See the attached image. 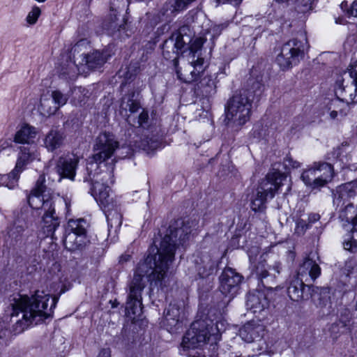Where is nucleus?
Wrapping results in <instances>:
<instances>
[{"label":"nucleus","mask_w":357,"mask_h":357,"mask_svg":"<svg viewBox=\"0 0 357 357\" xmlns=\"http://www.w3.org/2000/svg\"><path fill=\"white\" fill-rule=\"evenodd\" d=\"M172 61L178 79L185 83L196 82L204 72V59L199 55L197 59L192 58L191 61L183 62L181 66L176 58Z\"/></svg>","instance_id":"obj_14"},{"label":"nucleus","mask_w":357,"mask_h":357,"mask_svg":"<svg viewBox=\"0 0 357 357\" xmlns=\"http://www.w3.org/2000/svg\"><path fill=\"white\" fill-rule=\"evenodd\" d=\"M330 291H312L311 298L317 305L325 306L329 298Z\"/></svg>","instance_id":"obj_44"},{"label":"nucleus","mask_w":357,"mask_h":357,"mask_svg":"<svg viewBox=\"0 0 357 357\" xmlns=\"http://www.w3.org/2000/svg\"><path fill=\"white\" fill-rule=\"evenodd\" d=\"M331 119H335L339 113L337 110L328 109Z\"/></svg>","instance_id":"obj_59"},{"label":"nucleus","mask_w":357,"mask_h":357,"mask_svg":"<svg viewBox=\"0 0 357 357\" xmlns=\"http://www.w3.org/2000/svg\"><path fill=\"white\" fill-rule=\"evenodd\" d=\"M45 176L40 174L37 179L34 188L27 197L30 207L41 212L50 211L55 205V197L49 194H44L46 191Z\"/></svg>","instance_id":"obj_12"},{"label":"nucleus","mask_w":357,"mask_h":357,"mask_svg":"<svg viewBox=\"0 0 357 357\" xmlns=\"http://www.w3.org/2000/svg\"><path fill=\"white\" fill-rule=\"evenodd\" d=\"M265 334V326L255 321L247 323L240 330V336L248 344V349L257 350L259 354L268 351V345L264 340Z\"/></svg>","instance_id":"obj_10"},{"label":"nucleus","mask_w":357,"mask_h":357,"mask_svg":"<svg viewBox=\"0 0 357 357\" xmlns=\"http://www.w3.org/2000/svg\"><path fill=\"white\" fill-rule=\"evenodd\" d=\"M40 15V9L36 6L29 13L26 17V22L30 24H34Z\"/></svg>","instance_id":"obj_47"},{"label":"nucleus","mask_w":357,"mask_h":357,"mask_svg":"<svg viewBox=\"0 0 357 357\" xmlns=\"http://www.w3.org/2000/svg\"><path fill=\"white\" fill-rule=\"evenodd\" d=\"M273 268L278 273H280L281 270V264L280 262H275L273 266Z\"/></svg>","instance_id":"obj_60"},{"label":"nucleus","mask_w":357,"mask_h":357,"mask_svg":"<svg viewBox=\"0 0 357 357\" xmlns=\"http://www.w3.org/2000/svg\"><path fill=\"white\" fill-rule=\"evenodd\" d=\"M86 221L84 219L70 220L68 223V232L63 240L65 248L70 251L84 249L89 241L85 229Z\"/></svg>","instance_id":"obj_11"},{"label":"nucleus","mask_w":357,"mask_h":357,"mask_svg":"<svg viewBox=\"0 0 357 357\" xmlns=\"http://www.w3.org/2000/svg\"><path fill=\"white\" fill-rule=\"evenodd\" d=\"M31 296L21 294L20 291L11 297L13 312L11 319L15 320L13 331L19 334L31 326L38 325L51 317L59 297L45 294V291H33Z\"/></svg>","instance_id":"obj_2"},{"label":"nucleus","mask_w":357,"mask_h":357,"mask_svg":"<svg viewBox=\"0 0 357 357\" xmlns=\"http://www.w3.org/2000/svg\"><path fill=\"white\" fill-rule=\"evenodd\" d=\"M78 63L68 64L66 68H63L60 72L59 76L65 79H74L77 77V71H82V68Z\"/></svg>","instance_id":"obj_38"},{"label":"nucleus","mask_w":357,"mask_h":357,"mask_svg":"<svg viewBox=\"0 0 357 357\" xmlns=\"http://www.w3.org/2000/svg\"><path fill=\"white\" fill-rule=\"evenodd\" d=\"M357 195V180L337 186L333 191V202L336 209L342 208L351 197Z\"/></svg>","instance_id":"obj_18"},{"label":"nucleus","mask_w":357,"mask_h":357,"mask_svg":"<svg viewBox=\"0 0 357 357\" xmlns=\"http://www.w3.org/2000/svg\"><path fill=\"white\" fill-rule=\"evenodd\" d=\"M338 217L342 226L347 229L357 227V206L348 203L342 208H340Z\"/></svg>","instance_id":"obj_28"},{"label":"nucleus","mask_w":357,"mask_h":357,"mask_svg":"<svg viewBox=\"0 0 357 357\" xmlns=\"http://www.w3.org/2000/svg\"><path fill=\"white\" fill-rule=\"evenodd\" d=\"M301 178L306 185L310 186L313 189L320 188L314 165L312 167L305 170L302 173Z\"/></svg>","instance_id":"obj_35"},{"label":"nucleus","mask_w":357,"mask_h":357,"mask_svg":"<svg viewBox=\"0 0 357 357\" xmlns=\"http://www.w3.org/2000/svg\"><path fill=\"white\" fill-rule=\"evenodd\" d=\"M11 146V143L8 139H1L0 140V150L3 151L7 148Z\"/></svg>","instance_id":"obj_54"},{"label":"nucleus","mask_w":357,"mask_h":357,"mask_svg":"<svg viewBox=\"0 0 357 357\" xmlns=\"http://www.w3.org/2000/svg\"><path fill=\"white\" fill-rule=\"evenodd\" d=\"M109 303H112V308L116 307L119 305V302H118L116 299H115L114 301L111 300Z\"/></svg>","instance_id":"obj_61"},{"label":"nucleus","mask_w":357,"mask_h":357,"mask_svg":"<svg viewBox=\"0 0 357 357\" xmlns=\"http://www.w3.org/2000/svg\"><path fill=\"white\" fill-rule=\"evenodd\" d=\"M50 97L54 100L57 109H59L67 103L69 95L59 90H54L52 91Z\"/></svg>","instance_id":"obj_41"},{"label":"nucleus","mask_w":357,"mask_h":357,"mask_svg":"<svg viewBox=\"0 0 357 357\" xmlns=\"http://www.w3.org/2000/svg\"><path fill=\"white\" fill-rule=\"evenodd\" d=\"M283 176L279 172L268 173L259 183L251 200V208L255 212L264 211L267 199H272L280 188Z\"/></svg>","instance_id":"obj_8"},{"label":"nucleus","mask_w":357,"mask_h":357,"mask_svg":"<svg viewBox=\"0 0 357 357\" xmlns=\"http://www.w3.org/2000/svg\"><path fill=\"white\" fill-rule=\"evenodd\" d=\"M89 42L86 38L79 40L75 45L72 47L70 54L73 56L74 62L78 63L80 61L79 56L83 53H86V50L88 49Z\"/></svg>","instance_id":"obj_37"},{"label":"nucleus","mask_w":357,"mask_h":357,"mask_svg":"<svg viewBox=\"0 0 357 357\" xmlns=\"http://www.w3.org/2000/svg\"><path fill=\"white\" fill-rule=\"evenodd\" d=\"M302 211H297L293 214V219L296 223L295 233L298 236L303 235L310 227L305 220L301 218Z\"/></svg>","instance_id":"obj_39"},{"label":"nucleus","mask_w":357,"mask_h":357,"mask_svg":"<svg viewBox=\"0 0 357 357\" xmlns=\"http://www.w3.org/2000/svg\"><path fill=\"white\" fill-rule=\"evenodd\" d=\"M133 96L134 94L124 96L121 98L120 105V113L128 122H130V114L137 112L141 108L139 102L134 100Z\"/></svg>","instance_id":"obj_32"},{"label":"nucleus","mask_w":357,"mask_h":357,"mask_svg":"<svg viewBox=\"0 0 357 357\" xmlns=\"http://www.w3.org/2000/svg\"><path fill=\"white\" fill-rule=\"evenodd\" d=\"M39 266L38 261L34 258L29 262V265L26 267L27 272L29 274H32L38 270Z\"/></svg>","instance_id":"obj_50"},{"label":"nucleus","mask_w":357,"mask_h":357,"mask_svg":"<svg viewBox=\"0 0 357 357\" xmlns=\"http://www.w3.org/2000/svg\"><path fill=\"white\" fill-rule=\"evenodd\" d=\"M268 306L265 291H248L246 296V307L254 314L260 313Z\"/></svg>","instance_id":"obj_22"},{"label":"nucleus","mask_w":357,"mask_h":357,"mask_svg":"<svg viewBox=\"0 0 357 357\" xmlns=\"http://www.w3.org/2000/svg\"><path fill=\"white\" fill-rule=\"evenodd\" d=\"M55 205L50 211H43L42 231L46 237L54 238V232L59 227L60 222L55 211Z\"/></svg>","instance_id":"obj_26"},{"label":"nucleus","mask_w":357,"mask_h":357,"mask_svg":"<svg viewBox=\"0 0 357 357\" xmlns=\"http://www.w3.org/2000/svg\"><path fill=\"white\" fill-rule=\"evenodd\" d=\"M65 139L66 135L63 131L52 128L43 139V146L48 152L53 153L63 146Z\"/></svg>","instance_id":"obj_24"},{"label":"nucleus","mask_w":357,"mask_h":357,"mask_svg":"<svg viewBox=\"0 0 357 357\" xmlns=\"http://www.w3.org/2000/svg\"><path fill=\"white\" fill-rule=\"evenodd\" d=\"M119 147V143L115 136L110 133L104 132L96 138L93 144V155L92 160L93 162L89 164L86 167L87 172L93 171L98 168V165L105 162L111 158L114 152Z\"/></svg>","instance_id":"obj_9"},{"label":"nucleus","mask_w":357,"mask_h":357,"mask_svg":"<svg viewBox=\"0 0 357 357\" xmlns=\"http://www.w3.org/2000/svg\"><path fill=\"white\" fill-rule=\"evenodd\" d=\"M131 256L130 255H123L120 257L119 262L123 264L124 262L130 261Z\"/></svg>","instance_id":"obj_58"},{"label":"nucleus","mask_w":357,"mask_h":357,"mask_svg":"<svg viewBox=\"0 0 357 357\" xmlns=\"http://www.w3.org/2000/svg\"><path fill=\"white\" fill-rule=\"evenodd\" d=\"M201 263L197 266V271L200 278H208L214 274L218 266V261L214 259L210 255H204L201 259Z\"/></svg>","instance_id":"obj_29"},{"label":"nucleus","mask_w":357,"mask_h":357,"mask_svg":"<svg viewBox=\"0 0 357 357\" xmlns=\"http://www.w3.org/2000/svg\"><path fill=\"white\" fill-rule=\"evenodd\" d=\"M278 2L290 3L291 0H275Z\"/></svg>","instance_id":"obj_62"},{"label":"nucleus","mask_w":357,"mask_h":357,"mask_svg":"<svg viewBox=\"0 0 357 357\" xmlns=\"http://www.w3.org/2000/svg\"><path fill=\"white\" fill-rule=\"evenodd\" d=\"M225 70H226V66H224L223 70H222V71L221 73L225 74V75H226L227 73L225 72Z\"/></svg>","instance_id":"obj_63"},{"label":"nucleus","mask_w":357,"mask_h":357,"mask_svg":"<svg viewBox=\"0 0 357 357\" xmlns=\"http://www.w3.org/2000/svg\"><path fill=\"white\" fill-rule=\"evenodd\" d=\"M343 246L344 250L350 252H357V227L351 228L350 231L345 236Z\"/></svg>","instance_id":"obj_36"},{"label":"nucleus","mask_w":357,"mask_h":357,"mask_svg":"<svg viewBox=\"0 0 357 357\" xmlns=\"http://www.w3.org/2000/svg\"><path fill=\"white\" fill-rule=\"evenodd\" d=\"M268 271H263L261 273H260V276H261V282L262 284V285H264L263 284V281H262V279L263 278H265L268 276ZM264 288H265V290H269V291H271V290H273V287H266L264 286H263Z\"/></svg>","instance_id":"obj_57"},{"label":"nucleus","mask_w":357,"mask_h":357,"mask_svg":"<svg viewBox=\"0 0 357 357\" xmlns=\"http://www.w3.org/2000/svg\"><path fill=\"white\" fill-rule=\"evenodd\" d=\"M84 182L90 183L91 188L89 192L94 197L102 210L109 207H114L116 202L110 196L109 184L114 182L113 175V167L111 170L102 171L100 172L92 173L88 172L87 176L84 177Z\"/></svg>","instance_id":"obj_5"},{"label":"nucleus","mask_w":357,"mask_h":357,"mask_svg":"<svg viewBox=\"0 0 357 357\" xmlns=\"http://www.w3.org/2000/svg\"><path fill=\"white\" fill-rule=\"evenodd\" d=\"M313 165L317 174L319 185L320 188L323 187L332 180L334 176L333 167L330 163L325 162H314Z\"/></svg>","instance_id":"obj_31"},{"label":"nucleus","mask_w":357,"mask_h":357,"mask_svg":"<svg viewBox=\"0 0 357 357\" xmlns=\"http://www.w3.org/2000/svg\"><path fill=\"white\" fill-rule=\"evenodd\" d=\"M347 13L349 15L357 17V0L353 2Z\"/></svg>","instance_id":"obj_53"},{"label":"nucleus","mask_w":357,"mask_h":357,"mask_svg":"<svg viewBox=\"0 0 357 357\" xmlns=\"http://www.w3.org/2000/svg\"><path fill=\"white\" fill-rule=\"evenodd\" d=\"M188 32H190L189 26H183L163 43L162 50L164 58L178 59L179 52L192 42V36L188 34Z\"/></svg>","instance_id":"obj_13"},{"label":"nucleus","mask_w":357,"mask_h":357,"mask_svg":"<svg viewBox=\"0 0 357 357\" xmlns=\"http://www.w3.org/2000/svg\"><path fill=\"white\" fill-rule=\"evenodd\" d=\"M102 211L107 222L108 236L114 238L121 226L123 215L117 204L114 207H109Z\"/></svg>","instance_id":"obj_25"},{"label":"nucleus","mask_w":357,"mask_h":357,"mask_svg":"<svg viewBox=\"0 0 357 357\" xmlns=\"http://www.w3.org/2000/svg\"><path fill=\"white\" fill-rule=\"evenodd\" d=\"M314 1V0H291L289 4L294 5L298 12L305 13L312 10Z\"/></svg>","instance_id":"obj_43"},{"label":"nucleus","mask_w":357,"mask_h":357,"mask_svg":"<svg viewBox=\"0 0 357 357\" xmlns=\"http://www.w3.org/2000/svg\"><path fill=\"white\" fill-rule=\"evenodd\" d=\"M284 165L286 167H289L292 168H298L300 167V163L296 160H294L291 157H287L284 159Z\"/></svg>","instance_id":"obj_51"},{"label":"nucleus","mask_w":357,"mask_h":357,"mask_svg":"<svg viewBox=\"0 0 357 357\" xmlns=\"http://www.w3.org/2000/svg\"><path fill=\"white\" fill-rule=\"evenodd\" d=\"M215 88L214 81L211 76H205L197 84V89L202 93H211Z\"/></svg>","instance_id":"obj_42"},{"label":"nucleus","mask_w":357,"mask_h":357,"mask_svg":"<svg viewBox=\"0 0 357 357\" xmlns=\"http://www.w3.org/2000/svg\"><path fill=\"white\" fill-rule=\"evenodd\" d=\"M309 275L312 280H314L321 274V268L319 266L309 257L304 259L303 264L301 265L298 275L291 281L288 290H304L305 287H307L310 290V287L308 284H305L303 279L300 278L304 275Z\"/></svg>","instance_id":"obj_16"},{"label":"nucleus","mask_w":357,"mask_h":357,"mask_svg":"<svg viewBox=\"0 0 357 357\" xmlns=\"http://www.w3.org/2000/svg\"><path fill=\"white\" fill-rule=\"evenodd\" d=\"M29 165L30 164L16 158L15 167L10 172L0 174V187H6L10 190L17 188L21 174L26 169Z\"/></svg>","instance_id":"obj_19"},{"label":"nucleus","mask_w":357,"mask_h":357,"mask_svg":"<svg viewBox=\"0 0 357 357\" xmlns=\"http://www.w3.org/2000/svg\"><path fill=\"white\" fill-rule=\"evenodd\" d=\"M98 357H111V351L109 349H102L98 354Z\"/></svg>","instance_id":"obj_56"},{"label":"nucleus","mask_w":357,"mask_h":357,"mask_svg":"<svg viewBox=\"0 0 357 357\" xmlns=\"http://www.w3.org/2000/svg\"><path fill=\"white\" fill-rule=\"evenodd\" d=\"M222 29L223 25L222 24L215 25L211 29L213 36H219Z\"/></svg>","instance_id":"obj_55"},{"label":"nucleus","mask_w":357,"mask_h":357,"mask_svg":"<svg viewBox=\"0 0 357 357\" xmlns=\"http://www.w3.org/2000/svg\"><path fill=\"white\" fill-rule=\"evenodd\" d=\"M307 47L306 34L301 32L296 38L289 40L282 46L275 61L282 70H287L299 63Z\"/></svg>","instance_id":"obj_7"},{"label":"nucleus","mask_w":357,"mask_h":357,"mask_svg":"<svg viewBox=\"0 0 357 357\" xmlns=\"http://www.w3.org/2000/svg\"><path fill=\"white\" fill-rule=\"evenodd\" d=\"M220 338L218 322L206 317L195 321L183 337L181 347L183 351L195 349L204 346L206 342H211L208 350L211 356L220 355L218 342Z\"/></svg>","instance_id":"obj_3"},{"label":"nucleus","mask_w":357,"mask_h":357,"mask_svg":"<svg viewBox=\"0 0 357 357\" xmlns=\"http://www.w3.org/2000/svg\"><path fill=\"white\" fill-rule=\"evenodd\" d=\"M243 280V277L230 267L225 268L219 277L220 289L231 290L238 289Z\"/></svg>","instance_id":"obj_21"},{"label":"nucleus","mask_w":357,"mask_h":357,"mask_svg":"<svg viewBox=\"0 0 357 357\" xmlns=\"http://www.w3.org/2000/svg\"><path fill=\"white\" fill-rule=\"evenodd\" d=\"M204 40L202 38H196L190 46V52L192 53V58L197 59L199 56V51L201 50Z\"/></svg>","instance_id":"obj_46"},{"label":"nucleus","mask_w":357,"mask_h":357,"mask_svg":"<svg viewBox=\"0 0 357 357\" xmlns=\"http://www.w3.org/2000/svg\"><path fill=\"white\" fill-rule=\"evenodd\" d=\"M149 120V114L148 112L143 109L138 116L137 123L139 126H144V124H146Z\"/></svg>","instance_id":"obj_49"},{"label":"nucleus","mask_w":357,"mask_h":357,"mask_svg":"<svg viewBox=\"0 0 357 357\" xmlns=\"http://www.w3.org/2000/svg\"><path fill=\"white\" fill-rule=\"evenodd\" d=\"M110 8L112 10H122L128 4V0H111Z\"/></svg>","instance_id":"obj_48"},{"label":"nucleus","mask_w":357,"mask_h":357,"mask_svg":"<svg viewBox=\"0 0 357 357\" xmlns=\"http://www.w3.org/2000/svg\"><path fill=\"white\" fill-rule=\"evenodd\" d=\"M127 22L125 19H123L119 22L116 15L114 19L112 17L110 21L105 24V28L108 31V33L114 37L124 38L128 37L131 31L127 29Z\"/></svg>","instance_id":"obj_30"},{"label":"nucleus","mask_w":357,"mask_h":357,"mask_svg":"<svg viewBox=\"0 0 357 357\" xmlns=\"http://www.w3.org/2000/svg\"><path fill=\"white\" fill-rule=\"evenodd\" d=\"M78 162L79 159L77 158L60 157L56 166V172L60 176L59 180L62 178H66L74 181Z\"/></svg>","instance_id":"obj_20"},{"label":"nucleus","mask_w":357,"mask_h":357,"mask_svg":"<svg viewBox=\"0 0 357 357\" xmlns=\"http://www.w3.org/2000/svg\"><path fill=\"white\" fill-rule=\"evenodd\" d=\"M160 141L158 138H152L146 137L142 141V146L143 149L146 151H153L157 149L160 146Z\"/></svg>","instance_id":"obj_45"},{"label":"nucleus","mask_w":357,"mask_h":357,"mask_svg":"<svg viewBox=\"0 0 357 357\" xmlns=\"http://www.w3.org/2000/svg\"><path fill=\"white\" fill-rule=\"evenodd\" d=\"M195 226V222L189 220H177L171 225L160 247L153 249V252L156 250V252L149 253L144 261L138 264L130 290H143L145 275L149 282V290L162 289L164 279L174 260L176 251L181 247L185 249Z\"/></svg>","instance_id":"obj_1"},{"label":"nucleus","mask_w":357,"mask_h":357,"mask_svg":"<svg viewBox=\"0 0 357 357\" xmlns=\"http://www.w3.org/2000/svg\"><path fill=\"white\" fill-rule=\"evenodd\" d=\"M338 324H342L343 332H351L354 324L352 314L348 308L342 307L338 313Z\"/></svg>","instance_id":"obj_34"},{"label":"nucleus","mask_w":357,"mask_h":357,"mask_svg":"<svg viewBox=\"0 0 357 357\" xmlns=\"http://www.w3.org/2000/svg\"><path fill=\"white\" fill-rule=\"evenodd\" d=\"M107 50H93L90 53L83 52L80 56V61L79 65L82 68V71L84 72L85 68L88 70H95L101 68L104 63L110 57Z\"/></svg>","instance_id":"obj_17"},{"label":"nucleus","mask_w":357,"mask_h":357,"mask_svg":"<svg viewBox=\"0 0 357 357\" xmlns=\"http://www.w3.org/2000/svg\"><path fill=\"white\" fill-rule=\"evenodd\" d=\"M38 135L36 127L29 123H22L13 135V142L17 144L16 158L29 164L40 160V154L36 145Z\"/></svg>","instance_id":"obj_6"},{"label":"nucleus","mask_w":357,"mask_h":357,"mask_svg":"<svg viewBox=\"0 0 357 357\" xmlns=\"http://www.w3.org/2000/svg\"><path fill=\"white\" fill-rule=\"evenodd\" d=\"M77 91H78V92H79V93H82V92L84 91V89H82V88L80 87V88H79V89H77Z\"/></svg>","instance_id":"obj_64"},{"label":"nucleus","mask_w":357,"mask_h":357,"mask_svg":"<svg viewBox=\"0 0 357 357\" xmlns=\"http://www.w3.org/2000/svg\"><path fill=\"white\" fill-rule=\"evenodd\" d=\"M181 312V305L177 303H170L165 310L162 325L169 332H174L178 328L177 326L180 324Z\"/></svg>","instance_id":"obj_23"},{"label":"nucleus","mask_w":357,"mask_h":357,"mask_svg":"<svg viewBox=\"0 0 357 357\" xmlns=\"http://www.w3.org/2000/svg\"><path fill=\"white\" fill-rule=\"evenodd\" d=\"M126 311L132 320L137 319L142 313V303L140 291H130L127 296Z\"/></svg>","instance_id":"obj_27"},{"label":"nucleus","mask_w":357,"mask_h":357,"mask_svg":"<svg viewBox=\"0 0 357 357\" xmlns=\"http://www.w3.org/2000/svg\"><path fill=\"white\" fill-rule=\"evenodd\" d=\"M320 219V215L318 213H310L307 218V222L311 227L312 224L317 222Z\"/></svg>","instance_id":"obj_52"},{"label":"nucleus","mask_w":357,"mask_h":357,"mask_svg":"<svg viewBox=\"0 0 357 357\" xmlns=\"http://www.w3.org/2000/svg\"><path fill=\"white\" fill-rule=\"evenodd\" d=\"M254 94L248 89H242L234 94L225 107V121L229 128L238 130L250 119Z\"/></svg>","instance_id":"obj_4"},{"label":"nucleus","mask_w":357,"mask_h":357,"mask_svg":"<svg viewBox=\"0 0 357 357\" xmlns=\"http://www.w3.org/2000/svg\"><path fill=\"white\" fill-rule=\"evenodd\" d=\"M24 231V227L20 224V221H15L7 229V235L12 241H17Z\"/></svg>","instance_id":"obj_40"},{"label":"nucleus","mask_w":357,"mask_h":357,"mask_svg":"<svg viewBox=\"0 0 357 357\" xmlns=\"http://www.w3.org/2000/svg\"><path fill=\"white\" fill-rule=\"evenodd\" d=\"M349 73L350 77L352 79V84L355 86L354 93H349V99L346 98L343 96V93L346 92L342 79H337L336 87L335 89V95L337 98L331 100L328 105V109L337 110L338 112H341L342 109L340 105L344 101L347 103H356L357 102V61L354 64L350 66L349 69Z\"/></svg>","instance_id":"obj_15"},{"label":"nucleus","mask_w":357,"mask_h":357,"mask_svg":"<svg viewBox=\"0 0 357 357\" xmlns=\"http://www.w3.org/2000/svg\"><path fill=\"white\" fill-rule=\"evenodd\" d=\"M38 110L43 116H50L58 111L54 100L47 96H41Z\"/></svg>","instance_id":"obj_33"}]
</instances>
